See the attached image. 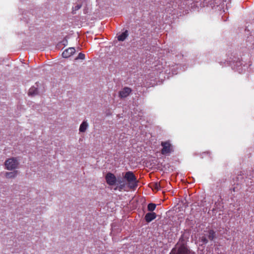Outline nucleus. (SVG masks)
<instances>
[{
  "mask_svg": "<svg viewBox=\"0 0 254 254\" xmlns=\"http://www.w3.org/2000/svg\"><path fill=\"white\" fill-rule=\"evenodd\" d=\"M185 4L188 5L190 10H195L199 7L208 5L207 0H187L185 1Z\"/></svg>",
  "mask_w": 254,
  "mask_h": 254,
  "instance_id": "nucleus-3",
  "label": "nucleus"
},
{
  "mask_svg": "<svg viewBox=\"0 0 254 254\" xmlns=\"http://www.w3.org/2000/svg\"><path fill=\"white\" fill-rule=\"evenodd\" d=\"M205 234L206 236V238L208 237V239H209V235H206V233Z\"/></svg>",
  "mask_w": 254,
  "mask_h": 254,
  "instance_id": "nucleus-23",
  "label": "nucleus"
},
{
  "mask_svg": "<svg viewBox=\"0 0 254 254\" xmlns=\"http://www.w3.org/2000/svg\"><path fill=\"white\" fill-rule=\"evenodd\" d=\"M117 182L118 183V184H119V186L118 187V190L120 191H122L123 190H127L126 189L127 183L126 184L124 183V182L121 180H118Z\"/></svg>",
  "mask_w": 254,
  "mask_h": 254,
  "instance_id": "nucleus-15",
  "label": "nucleus"
},
{
  "mask_svg": "<svg viewBox=\"0 0 254 254\" xmlns=\"http://www.w3.org/2000/svg\"><path fill=\"white\" fill-rule=\"evenodd\" d=\"M128 35V31L127 30H125V31L123 32L121 34H120L118 36V37H117L118 40L119 41H124L127 37Z\"/></svg>",
  "mask_w": 254,
  "mask_h": 254,
  "instance_id": "nucleus-10",
  "label": "nucleus"
},
{
  "mask_svg": "<svg viewBox=\"0 0 254 254\" xmlns=\"http://www.w3.org/2000/svg\"><path fill=\"white\" fill-rule=\"evenodd\" d=\"M206 235H209V240L210 241L213 240V239L216 237V233L213 230H209L206 232Z\"/></svg>",
  "mask_w": 254,
  "mask_h": 254,
  "instance_id": "nucleus-12",
  "label": "nucleus"
},
{
  "mask_svg": "<svg viewBox=\"0 0 254 254\" xmlns=\"http://www.w3.org/2000/svg\"><path fill=\"white\" fill-rule=\"evenodd\" d=\"M132 90L130 88L125 87L123 88L119 93V96L121 98L127 97L131 92Z\"/></svg>",
  "mask_w": 254,
  "mask_h": 254,
  "instance_id": "nucleus-7",
  "label": "nucleus"
},
{
  "mask_svg": "<svg viewBox=\"0 0 254 254\" xmlns=\"http://www.w3.org/2000/svg\"><path fill=\"white\" fill-rule=\"evenodd\" d=\"M154 188L155 189L158 190L159 189V188H161L160 183H159V184H155L154 185Z\"/></svg>",
  "mask_w": 254,
  "mask_h": 254,
  "instance_id": "nucleus-20",
  "label": "nucleus"
},
{
  "mask_svg": "<svg viewBox=\"0 0 254 254\" xmlns=\"http://www.w3.org/2000/svg\"><path fill=\"white\" fill-rule=\"evenodd\" d=\"M18 165L19 162L17 158L15 157L8 158L4 162L5 168L10 171L17 169Z\"/></svg>",
  "mask_w": 254,
  "mask_h": 254,
  "instance_id": "nucleus-4",
  "label": "nucleus"
},
{
  "mask_svg": "<svg viewBox=\"0 0 254 254\" xmlns=\"http://www.w3.org/2000/svg\"><path fill=\"white\" fill-rule=\"evenodd\" d=\"M124 179L127 182V187L131 190H135L138 186V181L132 172L128 171L123 175Z\"/></svg>",
  "mask_w": 254,
  "mask_h": 254,
  "instance_id": "nucleus-1",
  "label": "nucleus"
},
{
  "mask_svg": "<svg viewBox=\"0 0 254 254\" xmlns=\"http://www.w3.org/2000/svg\"><path fill=\"white\" fill-rule=\"evenodd\" d=\"M85 55L84 54H82L81 53H80L77 57L75 59L76 60H78V59H81V60H83L85 59Z\"/></svg>",
  "mask_w": 254,
  "mask_h": 254,
  "instance_id": "nucleus-19",
  "label": "nucleus"
},
{
  "mask_svg": "<svg viewBox=\"0 0 254 254\" xmlns=\"http://www.w3.org/2000/svg\"><path fill=\"white\" fill-rule=\"evenodd\" d=\"M17 171H15L13 172H7L5 174V176L6 178H14L16 177L17 175Z\"/></svg>",
  "mask_w": 254,
  "mask_h": 254,
  "instance_id": "nucleus-11",
  "label": "nucleus"
},
{
  "mask_svg": "<svg viewBox=\"0 0 254 254\" xmlns=\"http://www.w3.org/2000/svg\"><path fill=\"white\" fill-rule=\"evenodd\" d=\"M86 0H78V2H81L83 3L84 2H85Z\"/></svg>",
  "mask_w": 254,
  "mask_h": 254,
  "instance_id": "nucleus-21",
  "label": "nucleus"
},
{
  "mask_svg": "<svg viewBox=\"0 0 254 254\" xmlns=\"http://www.w3.org/2000/svg\"><path fill=\"white\" fill-rule=\"evenodd\" d=\"M199 241L202 243L201 245L206 244L208 243V240L206 238L205 234H202L199 238Z\"/></svg>",
  "mask_w": 254,
  "mask_h": 254,
  "instance_id": "nucleus-16",
  "label": "nucleus"
},
{
  "mask_svg": "<svg viewBox=\"0 0 254 254\" xmlns=\"http://www.w3.org/2000/svg\"><path fill=\"white\" fill-rule=\"evenodd\" d=\"M82 2H78V3H77L74 7H73L72 8V13L73 14H76V11L78 10V9H79L81 6H82Z\"/></svg>",
  "mask_w": 254,
  "mask_h": 254,
  "instance_id": "nucleus-17",
  "label": "nucleus"
},
{
  "mask_svg": "<svg viewBox=\"0 0 254 254\" xmlns=\"http://www.w3.org/2000/svg\"><path fill=\"white\" fill-rule=\"evenodd\" d=\"M186 5L188 6V7H187L188 9H187V10H188V9L190 10V9L188 8V5H187V4H186Z\"/></svg>",
  "mask_w": 254,
  "mask_h": 254,
  "instance_id": "nucleus-24",
  "label": "nucleus"
},
{
  "mask_svg": "<svg viewBox=\"0 0 254 254\" xmlns=\"http://www.w3.org/2000/svg\"><path fill=\"white\" fill-rule=\"evenodd\" d=\"M171 254H194V253L190 250L182 241L176 245L175 247L172 250Z\"/></svg>",
  "mask_w": 254,
  "mask_h": 254,
  "instance_id": "nucleus-2",
  "label": "nucleus"
},
{
  "mask_svg": "<svg viewBox=\"0 0 254 254\" xmlns=\"http://www.w3.org/2000/svg\"><path fill=\"white\" fill-rule=\"evenodd\" d=\"M38 89L36 87H31L28 92V95L29 96H35L38 94Z\"/></svg>",
  "mask_w": 254,
  "mask_h": 254,
  "instance_id": "nucleus-14",
  "label": "nucleus"
},
{
  "mask_svg": "<svg viewBox=\"0 0 254 254\" xmlns=\"http://www.w3.org/2000/svg\"><path fill=\"white\" fill-rule=\"evenodd\" d=\"M156 217V214L154 212L147 213L145 216V220L147 222H150Z\"/></svg>",
  "mask_w": 254,
  "mask_h": 254,
  "instance_id": "nucleus-9",
  "label": "nucleus"
},
{
  "mask_svg": "<svg viewBox=\"0 0 254 254\" xmlns=\"http://www.w3.org/2000/svg\"><path fill=\"white\" fill-rule=\"evenodd\" d=\"M156 206V204L154 203H149L147 206V209L149 211H152L155 210Z\"/></svg>",
  "mask_w": 254,
  "mask_h": 254,
  "instance_id": "nucleus-18",
  "label": "nucleus"
},
{
  "mask_svg": "<svg viewBox=\"0 0 254 254\" xmlns=\"http://www.w3.org/2000/svg\"><path fill=\"white\" fill-rule=\"evenodd\" d=\"M203 154H207L210 155V152L207 151L206 152L203 153Z\"/></svg>",
  "mask_w": 254,
  "mask_h": 254,
  "instance_id": "nucleus-22",
  "label": "nucleus"
},
{
  "mask_svg": "<svg viewBox=\"0 0 254 254\" xmlns=\"http://www.w3.org/2000/svg\"><path fill=\"white\" fill-rule=\"evenodd\" d=\"M88 125L86 121H83L80 125L79 130L81 132H84L86 131Z\"/></svg>",
  "mask_w": 254,
  "mask_h": 254,
  "instance_id": "nucleus-13",
  "label": "nucleus"
},
{
  "mask_svg": "<svg viewBox=\"0 0 254 254\" xmlns=\"http://www.w3.org/2000/svg\"><path fill=\"white\" fill-rule=\"evenodd\" d=\"M105 178L107 183L110 186L115 185L118 181L116 176L111 173H107Z\"/></svg>",
  "mask_w": 254,
  "mask_h": 254,
  "instance_id": "nucleus-6",
  "label": "nucleus"
},
{
  "mask_svg": "<svg viewBox=\"0 0 254 254\" xmlns=\"http://www.w3.org/2000/svg\"><path fill=\"white\" fill-rule=\"evenodd\" d=\"M161 145L162 146L161 151L162 154L168 155L173 151V147L169 141L162 142Z\"/></svg>",
  "mask_w": 254,
  "mask_h": 254,
  "instance_id": "nucleus-5",
  "label": "nucleus"
},
{
  "mask_svg": "<svg viewBox=\"0 0 254 254\" xmlns=\"http://www.w3.org/2000/svg\"><path fill=\"white\" fill-rule=\"evenodd\" d=\"M75 52V50L74 48L71 47L65 50L62 54V56L64 58L70 57Z\"/></svg>",
  "mask_w": 254,
  "mask_h": 254,
  "instance_id": "nucleus-8",
  "label": "nucleus"
}]
</instances>
